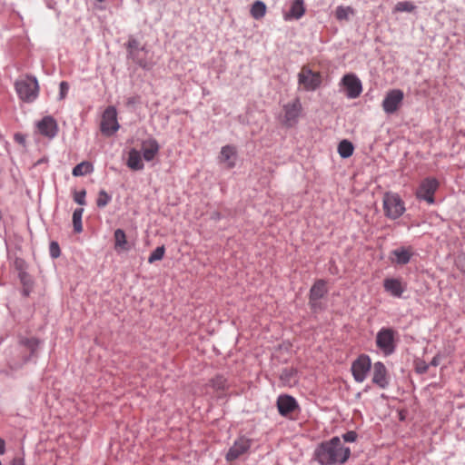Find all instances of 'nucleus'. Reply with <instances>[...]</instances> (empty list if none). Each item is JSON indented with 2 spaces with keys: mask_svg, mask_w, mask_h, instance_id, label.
I'll use <instances>...</instances> for the list:
<instances>
[{
  "mask_svg": "<svg viewBox=\"0 0 465 465\" xmlns=\"http://www.w3.org/2000/svg\"><path fill=\"white\" fill-rule=\"evenodd\" d=\"M351 455L349 447H345L339 437L324 441L315 450V458L321 465L345 463Z\"/></svg>",
  "mask_w": 465,
  "mask_h": 465,
  "instance_id": "1",
  "label": "nucleus"
},
{
  "mask_svg": "<svg viewBox=\"0 0 465 465\" xmlns=\"http://www.w3.org/2000/svg\"><path fill=\"white\" fill-rule=\"evenodd\" d=\"M322 83V75L319 71H314L309 65L302 67L298 74V84L302 90L307 92L315 91Z\"/></svg>",
  "mask_w": 465,
  "mask_h": 465,
  "instance_id": "2",
  "label": "nucleus"
},
{
  "mask_svg": "<svg viewBox=\"0 0 465 465\" xmlns=\"http://www.w3.org/2000/svg\"><path fill=\"white\" fill-rule=\"evenodd\" d=\"M38 89V83L35 78L26 77L15 83V90L19 98L27 103L36 99Z\"/></svg>",
  "mask_w": 465,
  "mask_h": 465,
  "instance_id": "3",
  "label": "nucleus"
},
{
  "mask_svg": "<svg viewBox=\"0 0 465 465\" xmlns=\"http://www.w3.org/2000/svg\"><path fill=\"white\" fill-rule=\"evenodd\" d=\"M396 331L391 328H381L376 334V345L385 356H389L395 351Z\"/></svg>",
  "mask_w": 465,
  "mask_h": 465,
  "instance_id": "4",
  "label": "nucleus"
},
{
  "mask_svg": "<svg viewBox=\"0 0 465 465\" xmlns=\"http://www.w3.org/2000/svg\"><path fill=\"white\" fill-rule=\"evenodd\" d=\"M439 187V182L435 178H425L417 190V198L420 201H425L429 203L434 202V193Z\"/></svg>",
  "mask_w": 465,
  "mask_h": 465,
  "instance_id": "5",
  "label": "nucleus"
},
{
  "mask_svg": "<svg viewBox=\"0 0 465 465\" xmlns=\"http://www.w3.org/2000/svg\"><path fill=\"white\" fill-rule=\"evenodd\" d=\"M116 110L113 106L107 107L102 116L101 132L107 136L114 134L119 129Z\"/></svg>",
  "mask_w": 465,
  "mask_h": 465,
  "instance_id": "6",
  "label": "nucleus"
},
{
  "mask_svg": "<svg viewBox=\"0 0 465 465\" xmlns=\"http://www.w3.org/2000/svg\"><path fill=\"white\" fill-rule=\"evenodd\" d=\"M139 45V42L136 39L133 37L129 38L126 44L128 55L134 63H136L142 68L151 69L153 67V64L151 62H148L144 57H142L140 55V52L147 53V51L145 50L144 47L140 48Z\"/></svg>",
  "mask_w": 465,
  "mask_h": 465,
  "instance_id": "7",
  "label": "nucleus"
},
{
  "mask_svg": "<svg viewBox=\"0 0 465 465\" xmlns=\"http://www.w3.org/2000/svg\"><path fill=\"white\" fill-rule=\"evenodd\" d=\"M371 367V359L367 355L359 356L351 365V372L354 380L357 382H362L365 381L367 374L369 373Z\"/></svg>",
  "mask_w": 465,
  "mask_h": 465,
  "instance_id": "8",
  "label": "nucleus"
},
{
  "mask_svg": "<svg viewBox=\"0 0 465 465\" xmlns=\"http://www.w3.org/2000/svg\"><path fill=\"white\" fill-rule=\"evenodd\" d=\"M404 94L400 89L390 90L382 102V108L387 114L395 113L401 105Z\"/></svg>",
  "mask_w": 465,
  "mask_h": 465,
  "instance_id": "9",
  "label": "nucleus"
},
{
  "mask_svg": "<svg viewBox=\"0 0 465 465\" xmlns=\"http://www.w3.org/2000/svg\"><path fill=\"white\" fill-rule=\"evenodd\" d=\"M302 106L299 98H295L292 102L283 105L284 123L288 126H293L299 119Z\"/></svg>",
  "mask_w": 465,
  "mask_h": 465,
  "instance_id": "10",
  "label": "nucleus"
},
{
  "mask_svg": "<svg viewBox=\"0 0 465 465\" xmlns=\"http://www.w3.org/2000/svg\"><path fill=\"white\" fill-rule=\"evenodd\" d=\"M341 84L346 90V95L354 99L360 96L362 92V85L360 79L353 74H345L341 79Z\"/></svg>",
  "mask_w": 465,
  "mask_h": 465,
  "instance_id": "11",
  "label": "nucleus"
},
{
  "mask_svg": "<svg viewBox=\"0 0 465 465\" xmlns=\"http://www.w3.org/2000/svg\"><path fill=\"white\" fill-rule=\"evenodd\" d=\"M251 447L250 440L246 438H240L234 441L233 445L229 449L226 454L228 461L238 459L241 455L245 453Z\"/></svg>",
  "mask_w": 465,
  "mask_h": 465,
  "instance_id": "12",
  "label": "nucleus"
},
{
  "mask_svg": "<svg viewBox=\"0 0 465 465\" xmlns=\"http://www.w3.org/2000/svg\"><path fill=\"white\" fill-rule=\"evenodd\" d=\"M39 133L48 138H54L58 132L56 121L50 115L45 116L37 124Z\"/></svg>",
  "mask_w": 465,
  "mask_h": 465,
  "instance_id": "13",
  "label": "nucleus"
},
{
  "mask_svg": "<svg viewBox=\"0 0 465 465\" xmlns=\"http://www.w3.org/2000/svg\"><path fill=\"white\" fill-rule=\"evenodd\" d=\"M372 382L382 389H385L389 385L387 369L381 361H377L373 364Z\"/></svg>",
  "mask_w": 465,
  "mask_h": 465,
  "instance_id": "14",
  "label": "nucleus"
},
{
  "mask_svg": "<svg viewBox=\"0 0 465 465\" xmlns=\"http://www.w3.org/2000/svg\"><path fill=\"white\" fill-rule=\"evenodd\" d=\"M277 408L281 415L287 416L298 408V403L290 395H280L277 399Z\"/></svg>",
  "mask_w": 465,
  "mask_h": 465,
  "instance_id": "15",
  "label": "nucleus"
},
{
  "mask_svg": "<svg viewBox=\"0 0 465 465\" xmlns=\"http://www.w3.org/2000/svg\"><path fill=\"white\" fill-rule=\"evenodd\" d=\"M327 293L326 282L323 280H318L310 290V304L316 309L320 299Z\"/></svg>",
  "mask_w": 465,
  "mask_h": 465,
  "instance_id": "16",
  "label": "nucleus"
},
{
  "mask_svg": "<svg viewBox=\"0 0 465 465\" xmlns=\"http://www.w3.org/2000/svg\"><path fill=\"white\" fill-rule=\"evenodd\" d=\"M384 290L391 296L400 298L404 292L406 287L400 279L387 278L383 282Z\"/></svg>",
  "mask_w": 465,
  "mask_h": 465,
  "instance_id": "17",
  "label": "nucleus"
},
{
  "mask_svg": "<svg viewBox=\"0 0 465 465\" xmlns=\"http://www.w3.org/2000/svg\"><path fill=\"white\" fill-rule=\"evenodd\" d=\"M114 245L116 252H127L132 249V245L127 241L126 234L124 230L116 229L114 232Z\"/></svg>",
  "mask_w": 465,
  "mask_h": 465,
  "instance_id": "18",
  "label": "nucleus"
},
{
  "mask_svg": "<svg viewBox=\"0 0 465 465\" xmlns=\"http://www.w3.org/2000/svg\"><path fill=\"white\" fill-rule=\"evenodd\" d=\"M236 149L232 145H225L222 147L219 161L223 163L226 168L232 169L235 166Z\"/></svg>",
  "mask_w": 465,
  "mask_h": 465,
  "instance_id": "19",
  "label": "nucleus"
},
{
  "mask_svg": "<svg viewBox=\"0 0 465 465\" xmlns=\"http://www.w3.org/2000/svg\"><path fill=\"white\" fill-rule=\"evenodd\" d=\"M160 146L155 139H148L142 143L143 157L150 162L158 154Z\"/></svg>",
  "mask_w": 465,
  "mask_h": 465,
  "instance_id": "20",
  "label": "nucleus"
},
{
  "mask_svg": "<svg viewBox=\"0 0 465 465\" xmlns=\"http://www.w3.org/2000/svg\"><path fill=\"white\" fill-rule=\"evenodd\" d=\"M305 13L303 0H293L291 4L289 12L283 14V18L286 21L292 19H300Z\"/></svg>",
  "mask_w": 465,
  "mask_h": 465,
  "instance_id": "21",
  "label": "nucleus"
},
{
  "mask_svg": "<svg viewBox=\"0 0 465 465\" xmlns=\"http://www.w3.org/2000/svg\"><path fill=\"white\" fill-rule=\"evenodd\" d=\"M127 166L134 171H139L143 168V163L141 153L136 149H132L128 154Z\"/></svg>",
  "mask_w": 465,
  "mask_h": 465,
  "instance_id": "22",
  "label": "nucleus"
},
{
  "mask_svg": "<svg viewBox=\"0 0 465 465\" xmlns=\"http://www.w3.org/2000/svg\"><path fill=\"white\" fill-rule=\"evenodd\" d=\"M394 256L393 262L397 264H407L411 258V252L410 249L401 247L391 252Z\"/></svg>",
  "mask_w": 465,
  "mask_h": 465,
  "instance_id": "23",
  "label": "nucleus"
},
{
  "mask_svg": "<svg viewBox=\"0 0 465 465\" xmlns=\"http://www.w3.org/2000/svg\"><path fill=\"white\" fill-rule=\"evenodd\" d=\"M93 170L94 167L91 163L82 162L74 167L72 173L74 176H83L91 173Z\"/></svg>",
  "mask_w": 465,
  "mask_h": 465,
  "instance_id": "24",
  "label": "nucleus"
},
{
  "mask_svg": "<svg viewBox=\"0 0 465 465\" xmlns=\"http://www.w3.org/2000/svg\"><path fill=\"white\" fill-rule=\"evenodd\" d=\"M383 209L385 214L391 219L400 217L405 211L404 205H383Z\"/></svg>",
  "mask_w": 465,
  "mask_h": 465,
  "instance_id": "25",
  "label": "nucleus"
},
{
  "mask_svg": "<svg viewBox=\"0 0 465 465\" xmlns=\"http://www.w3.org/2000/svg\"><path fill=\"white\" fill-rule=\"evenodd\" d=\"M353 145L348 140H342L338 145V153L342 158H348L353 153Z\"/></svg>",
  "mask_w": 465,
  "mask_h": 465,
  "instance_id": "26",
  "label": "nucleus"
},
{
  "mask_svg": "<svg viewBox=\"0 0 465 465\" xmlns=\"http://www.w3.org/2000/svg\"><path fill=\"white\" fill-rule=\"evenodd\" d=\"M266 5L262 1H256L252 5L251 15L254 19H261L265 15Z\"/></svg>",
  "mask_w": 465,
  "mask_h": 465,
  "instance_id": "27",
  "label": "nucleus"
},
{
  "mask_svg": "<svg viewBox=\"0 0 465 465\" xmlns=\"http://www.w3.org/2000/svg\"><path fill=\"white\" fill-rule=\"evenodd\" d=\"M354 15V10L351 6L340 5L336 8L335 17L339 21L349 20L351 15Z\"/></svg>",
  "mask_w": 465,
  "mask_h": 465,
  "instance_id": "28",
  "label": "nucleus"
},
{
  "mask_svg": "<svg viewBox=\"0 0 465 465\" xmlns=\"http://www.w3.org/2000/svg\"><path fill=\"white\" fill-rule=\"evenodd\" d=\"M83 213H84L83 208H76L73 213L74 231L77 233H80L83 232V225H82Z\"/></svg>",
  "mask_w": 465,
  "mask_h": 465,
  "instance_id": "29",
  "label": "nucleus"
},
{
  "mask_svg": "<svg viewBox=\"0 0 465 465\" xmlns=\"http://www.w3.org/2000/svg\"><path fill=\"white\" fill-rule=\"evenodd\" d=\"M211 386L216 391H224L228 388V381L223 375H217L210 381Z\"/></svg>",
  "mask_w": 465,
  "mask_h": 465,
  "instance_id": "30",
  "label": "nucleus"
},
{
  "mask_svg": "<svg viewBox=\"0 0 465 465\" xmlns=\"http://www.w3.org/2000/svg\"><path fill=\"white\" fill-rule=\"evenodd\" d=\"M21 344L30 350L31 355H34L40 344V341L36 338H26L21 340Z\"/></svg>",
  "mask_w": 465,
  "mask_h": 465,
  "instance_id": "31",
  "label": "nucleus"
},
{
  "mask_svg": "<svg viewBox=\"0 0 465 465\" xmlns=\"http://www.w3.org/2000/svg\"><path fill=\"white\" fill-rule=\"evenodd\" d=\"M416 6L411 3V2H409V1H402V2H398L394 7V12L395 13H399V12H408V13H411V12H413L415 10Z\"/></svg>",
  "mask_w": 465,
  "mask_h": 465,
  "instance_id": "32",
  "label": "nucleus"
},
{
  "mask_svg": "<svg viewBox=\"0 0 465 465\" xmlns=\"http://www.w3.org/2000/svg\"><path fill=\"white\" fill-rule=\"evenodd\" d=\"M164 252L165 248L163 245L157 247L148 257V262L153 263L157 261H161L164 256Z\"/></svg>",
  "mask_w": 465,
  "mask_h": 465,
  "instance_id": "33",
  "label": "nucleus"
},
{
  "mask_svg": "<svg viewBox=\"0 0 465 465\" xmlns=\"http://www.w3.org/2000/svg\"><path fill=\"white\" fill-rule=\"evenodd\" d=\"M49 253H50V256L53 259H56V258H58L60 256L61 250H60L58 242H50Z\"/></svg>",
  "mask_w": 465,
  "mask_h": 465,
  "instance_id": "34",
  "label": "nucleus"
},
{
  "mask_svg": "<svg viewBox=\"0 0 465 465\" xmlns=\"http://www.w3.org/2000/svg\"><path fill=\"white\" fill-rule=\"evenodd\" d=\"M69 91V84L67 82H61L60 83V99H64L67 95V93Z\"/></svg>",
  "mask_w": 465,
  "mask_h": 465,
  "instance_id": "35",
  "label": "nucleus"
},
{
  "mask_svg": "<svg viewBox=\"0 0 465 465\" xmlns=\"http://www.w3.org/2000/svg\"><path fill=\"white\" fill-rule=\"evenodd\" d=\"M342 438L347 442H354L357 439V433L353 430H350L344 433Z\"/></svg>",
  "mask_w": 465,
  "mask_h": 465,
  "instance_id": "36",
  "label": "nucleus"
},
{
  "mask_svg": "<svg viewBox=\"0 0 465 465\" xmlns=\"http://www.w3.org/2000/svg\"><path fill=\"white\" fill-rule=\"evenodd\" d=\"M110 200L111 197L104 191H101L96 200V203H107Z\"/></svg>",
  "mask_w": 465,
  "mask_h": 465,
  "instance_id": "37",
  "label": "nucleus"
},
{
  "mask_svg": "<svg viewBox=\"0 0 465 465\" xmlns=\"http://www.w3.org/2000/svg\"><path fill=\"white\" fill-rule=\"evenodd\" d=\"M84 197H85V191H80V192H76L74 193V201L76 202V203H84Z\"/></svg>",
  "mask_w": 465,
  "mask_h": 465,
  "instance_id": "38",
  "label": "nucleus"
},
{
  "mask_svg": "<svg viewBox=\"0 0 465 465\" xmlns=\"http://www.w3.org/2000/svg\"><path fill=\"white\" fill-rule=\"evenodd\" d=\"M11 465H25V460L22 457H15L12 460Z\"/></svg>",
  "mask_w": 465,
  "mask_h": 465,
  "instance_id": "39",
  "label": "nucleus"
},
{
  "mask_svg": "<svg viewBox=\"0 0 465 465\" xmlns=\"http://www.w3.org/2000/svg\"><path fill=\"white\" fill-rule=\"evenodd\" d=\"M440 358L439 355H436L433 357L431 361L430 362V365L431 366H438L440 364Z\"/></svg>",
  "mask_w": 465,
  "mask_h": 465,
  "instance_id": "40",
  "label": "nucleus"
},
{
  "mask_svg": "<svg viewBox=\"0 0 465 465\" xmlns=\"http://www.w3.org/2000/svg\"><path fill=\"white\" fill-rule=\"evenodd\" d=\"M5 451V442L4 440L0 439V455H3Z\"/></svg>",
  "mask_w": 465,
  "mask_h": 465,
  "instance_id": "41",
  "label": "nucleus"
},
{
  "mask_svg": "<svg viewBox=\"0 0 465 465\" xmlns=\"http://www.w3.org/2000/svg\"><path fill=\"white\" fill-rule=\"evenodd\" d=\"M427 369H428V366H427V365H425V366H423V367H418L417 371H418V372H420V373H424V372L427 371Z\"/></svg>",
  "mask_w": 465,
  "mask_h": 465,
  "instance_id": "42",
  "label": "nucleus"
},
{
  "mask_svg": "<svg viewBox=\"0 0 465 465\" xmlns=\"http://www.w3.org/2000/svg\"><path fill=\"white\" fill-rule=\"evenodd\" d=\"M15 140L18 141L19 143L24 142V139L20 134H15Z\"/></svg>",
  "mask_w": 465,
  "mask_h": 465,
  "instance_id": "43",
  "label": "nucleus"
},
{
  "mask_svg": "<svg viewBox=\"0 0 465 465\" xmlns=\"http://www.w3.org/2000/svg\"><path fill=\"white\" fill-rule=\"evenodd\" d=\"M394 201H395V203H397V204H400V203H401L400 199H394Z\"/></svg>",
  "mask_w": 465,
  "mask_h": 465,
  "instance_id": "44",
  "label": "nucleus"
}]
</instances>
